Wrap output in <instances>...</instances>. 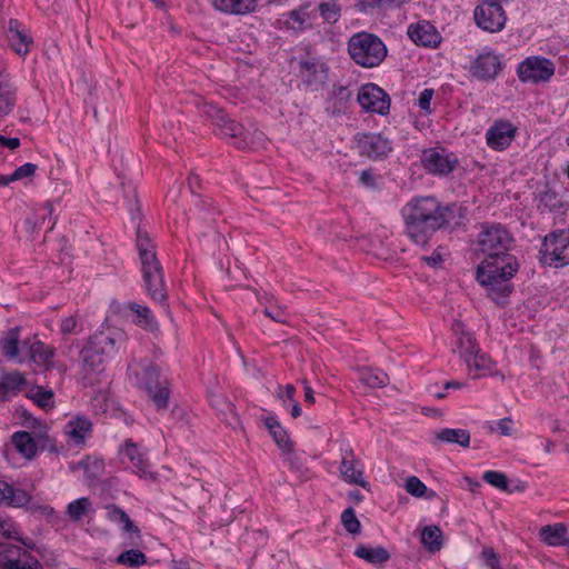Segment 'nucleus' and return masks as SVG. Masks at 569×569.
<instances>
[{
  "label": "nucleus",
  "mask_w": 569,
  "mask_h": 569,
  "mask_svg": "<svg viewBox=\"0 0 569 569\" xmlns=\"http://www.w3.org/2000/svg\"><path fill=\"white\" fill-rule=\"evenodd\" d=\"M353 553L356 557L375 566L383 565L390 559L389 551L382 546L372 548L366 545H359Z\"/></svg>",
  "instance_id": "nucleus-31"
},
{
  "label": "nucleus",
  "mask_w": 569,
  "mask_h": 569,
  "mask_svg": "<svg viewBox=\"0 0 569 569\" xmlns=\"http://www.w3.org/2000/svg\"><path fill=\"white\" fill-rule=\"evenodd\" d=\"M283 452L286 453L284 461L288 465V467L295 472L302 473L305 470L303 462L301 458L296 452H293V448L290 451Z\"/></svg>",
  "instance_id": "nucleus-56"
},
{
  "label": "nucleus",
  "mask_w": 569,
  "mask_h": 569,
  "mask_svg": "<svg viewBox=\"0 0 569 569\" xmlns=\"http://www.w3.org/2000/svg\"><path fill=\"white\" fill-rule=\"evenodd\" d=\"M91 508V501L87 497H82L71 501L67 506V515L73 521H79Z\"/></svg>",
  "instance_id": "nucleus-44"
},
{
  "label": "nucleus",
  "mask_w": 569,
  "mask_h": 569,
  "mask_svg": "<svg viewBox=\"0 0 569 569\" xmlns=\"http://www.w3.org/2000/svg\"><path fill=\"white\" fill-rule=\"evenodd\" d=\"M136 248L141 263L142 280L147 293L153 301L162 307H167V288L163 278V269L157 258L156 246L147 231L141 229L137 230Z\"/></svg>",
  "instance_id": "nucleus-4"
},
{
  "label": "nucleus",
  "mask_w": 569,
  "mask_h": 569,
  "mask_svg": "<svg viewBox=\"0 0 569 569\" xmlns=\"http://www.w3.org/2000/svg\"><path fill=\"white\" fill-rule=\"evenodd\" d=\"M19 342L20 328L13 327L9 329L0 339V348L2 349L3 356L10 360L22 362V359L19 358Z\"/></svg>",
  "instance_id": "nucleus-32"
},
{
  "label": "nucleus",
  "mask_w": 569,
  "mask_h": 569,
  "mask_svg": "<svg viewBox=\"0 0 569 569\" xmlns=\"http://www.w3.org/2000/svg\"><path fill=\"white\" fill-rule=\"evenodd\" d=\"M120 455L122 459H128L131 462L134 472L139 475V477L147 478L152 476L146 453L142 452L132 440L129 439L124 442L120 449Z\"/></svg>",
  "instance_id": "nucleus-18"
},
{
  "label": "nucleus",
  "mask_w": 569,
  "mask_h": 569,
  "mask_svg": "<svg viewBox=\"0 0 569 569\" xmlns=\"http://www.w3.org/2000/svg\"><path fill=\"white\" fill-rule=\"evenodd\" d=\"M407 0H359L361 9H393Z\"/></svg>",
  "instance_id": "nucleus-50"
},
{
  "label": "nucleus",
  "mask_w": 569,
  "mask_h": 569,
  "mask_svg": "<svg viewBox=\"0 0 569 569\" xmlns=\"http://www.w3.org/2000/svg\"><path fill=\"white\" fill-rule=\"evenodd\" d=\"M28 349L30 358L36 365L43 367L46 370L53 368L54 347L37 340L30 343Z\"/></svg>",
  "instance_id": "nucleus-27"
},
{
  "label": "nucleus",
  "mask_w": 569,
  "mask_h": 569,
  "mask_svg": "<svg viewBox=\"0 0 569 569\" xmlns=\"http://www.w3.org/2000/svg\"><path fill=\"white\" fill-rule=\"evenodd\" d=\"M436 439L446 443H457L463 448L470 445V432L466 429L445 428L436 432Z\"/></svg>",
  "instance_id": "nucleus-34"
},
{
  "label": "nucleus",
  "mask_w": 569,
  "mask_h": 569,
  "mask_svg": "<svg viewBox=\"0 0 569 569\" xmlns=\"http://www.w3.org/2000/svg\"><path fill=\"white\" fill-rule=\"evenodd\" d=\"M63 431L71 443L83 446L91 436L92 422L84 416H77L66 423Z\"/></svg>",
  "instance_id": "nucleus-20"
},
{
  "label": "nucleus",
  "mask_w": 569,
  "mask_h": 569,
  "mask_svg": "<svg viewBox=\"0 0 569 569\" xmlns=\"http://www.w3.org/2000/svg\"><path fill=\"white\" fill-rule=\"evenodd\" d=\"M473 19L480 29L491 33L501 31L507 22L502 4L485 0L475 8Z\"/></svg>",
  "instance_id": "nucleus-8"
},
{
  "label": "nucleus",
  "mask_w": 569,
  "mask_h": 569,
  "mask_svg": "<svg viewBox=\"0 0 569 569\" xmlns=\"http://www.w3.org/2000/svg\"><path fill=\"white\" fill-rule=\"evenodd\" d=\"M351 60L362 68H376L388 53L385 42L375 33L360 31L352 34L347 42Z\"/></svg>",
  "instance_id": "nucleus-6"
},
{
  "label": "nucleus",
  "mask_w": 569,
  "mask_h": 569,
  "mask_svg": "<svg viewBox=\"0 0 569 569\" xmlns=\"http://www.w3.org/2000/svg\"><path fill=\"white\" fill-rule=\"evenodd\" d=\"M26 385L24 377L19 372H9L0 379V392L2 395H17Z\"/></svg>",
  "instance_id": "nucleus-38"
},
{
  "label": "nucleus",
  "mask_w": 569,
  "mask_h": 569,
  "mask_svg": "<svg viewBox=\"0 0 569 569\" xmlns=\"http://www.w3.org/2000/svg\"><path fill=\"white\" fill-rule=\"evenodd\" d=\"M502 69L500 57L491 50L485 49L473 61L470 68L472 77L478 80L492 81Z\"/></svg>",
  "instance_id": "nucleus-14"
},
{
  "label": "nucleus",
  "mask_w": 569,
  "mask_h": 569,
  "mask_svg": "<svg viewBox=\"0 0 569 569\" xmlns=\"http://www.w3.org/2000/svg\"><path fill=\"white\" fill-rule=\"evenodd\" d=\"M481 558L488 569H502L499 556L492 548H483L481 551Z\"/></svg>",
  "instance_id": "nucleus-54"
},
{
  "label": "nucleus",
  "mask_w": 569,
  "mask_h": 569,
  "mask_svg": "<svg viewBox=\"0 0 569 569\" xmlns=\"http://www.w3.org/2000/svg\"><path fill=\"white\" fill-rule=\"evenodd\" d=\"M318 10L322 18L329 22L335 23L340 17V8L335 0L322 1L318 6Z\"/></svg>",
  "instance_id": "nucleus-47"
},
{
  "label": "nucleus",
  "mask_w": 569,
  "mask_h": 569,
  "mask_svg": "<svg viewBox=\"0 0 569 569\" xmlns=\"http://www.w3.org/2000/svg\"><path fill=\"white\" fill-rule=\"evenodd\" d=\"M121 338L120 331L97 332L89 338L80 351V376L86 387L99 383V377L104 371L106 357L117 351Z\"/></svg>",
  "instance_id": "nucleus-3"
},
{
  "label": "nucleus",
  "mask_w": 569,
  "mask_h": 569,
  "mask_svg": "<svg viewBox=\"0 0 569 569\" xmlns=\"http://www.w3.org/2000/svg\"><path fill=\"white\" fill-rule=\"evenodd\" d=\"M515 238L501 223H483L476 241L477 251L485 256L476 269V280L499 306L507 303L513 291L511 280L520 268L517 257L510 253Z\"/></svg>",
  "instance_id": "nucleus-1"
},
{
  "label": "nucleus",
  "mask_w": 569,
  "mask_h": 569,
  "mask_svg": "<svg viewBox=\"0 0 569 569\" xmlns=\"http://www.w3.org/2000/svg\"><path fill=\"white\" fill-rule=\"evenodd\" d=\"M452 331L456 336V348L453 352H458L459 357L465 361V352L473 353L479 349L476 337L472 332L467 331L465 325L458 320L452 323Z\"/></svg>",
  "instance_id": "nucleus-21"
},
{
  "label": "nucleus",
  "mask_w": 569,
  "mask_h": 569,
  "mask_svg": "<svg viewBox=\"0 0 569 569\" xmlns=\"http://www.w3.org/2000/svg\"><path fill=\"white\" fill-rule=\"evenodd\" d=\"M356 142L359 153L372 160L383 159L392 150L391 141L380 133H358Z\"/></svg>",
  "instance_id": "nucleus-13"
},
{
  "label": "nucleus",
  "mask_w": 569,
  "mask_h": 569,
  "mask_svg": "<svg viewBox=\"0 0 569 569\" xmlns=\"http://www.w3.org/2000/svg\"><path fill=\"white\" fill-rule=\"evenodd\" d=\"M539 260L557 269L569 266V229L555 230L543 237Z\"/></svg>",
  "instance_id": "nucleus-7"
},
{
  "label": "nucleus",
  "mask_w": 569,
  "mask_h": 569,
  "mask_svg": "<svg viewBox=\"0 0 569 569\" xmlns=\"http://www.w3.org/2000/svg\"><path fill=\"white\" fill-rule=\"evenodd\" d=\"M204 113L212 118L214 124L220 130V133L224 137H229L232 140L234 147L236 140L243 138V126L230 119L223 110L217 108L213 104H206Z\"/></svg>",
  "instance_id": "nucleus-15"
},
{
  "label": "nucleus",
  "mask_w": 569,
  "mask_h": 569,
  "mask_svg": "<svg viewBox=\"0 0 569 569\" xmlns=\"http://www.w3.org/2000/svg\"><path fill=\"white\" fill-rule=\"evenodd\" d=\"M263 313L276 322H286V313L281 308H264Z\"/></svg>",
  "instance_id": "nucleus-61"
},
{
  "label": "nucleus",
  "mask_w": 569,
  "mask_h": 569,
  "mask_svg": "<svg viewBox=\"0 0 569 569\" xmlns=\"http://www.w3.org/2000/svg\"><path fill=\"white\" fill-rule=\"evenodd\" d=\"M214 9L229 14L243 16L257 8V0H211Z\"/></svg>",
  "instance_id": "nucleus-28"
},
{
  "label": "nucleus",
  "mask_w": 569,
  "mask_h": 569,
  "mask_svg": "<svg viewBox=\"0 0 569 569\" xmlns=\"http://www.w3.org/2000/svg\"><path fill=\"white\" fill-rule=\"evenodd\" d=\"M458 158L445 148H429L421 154L423 169L433 176H448L458 166Z\"/></svg>",
  "instance_id": "nucleus-9"
},
{
  "label": "nucleus",
  "mask_w": 569,
  "mask_h": 569,
  "mask_svg": "<svg viewBox=\"0 0 569 569\" xmlns=\"http://www.w3.org/2000/svg\"><path fill=\"white\" fill-rule=\"evenodd\" d=\"M341 523L350 535H358L361 531V523L356 517V511L352 507L347 508L341 513Z\"/></svg>",
  "instance_id": "nucleus-46"
},
{
  "label": "nucleus",
  "mask_w": 569,
  "mask_h": 569,
  "mask_svg": "<svg viewBox=\"0 0 569 569\" xmlns=\"http://www.w3.org/2000/svg\"><path fill=\"white\" fill-rule=\"evenodd\" d=\"M16 532L14 523L10 519H0V535L10 538Z\"/></svg>",
  "instance_id": "nucleus-63"
},
{
  "label": "nucleus",
  "mask_w": 569,
  "mask_h": 569,
  "mask_svg": "<svg viewBox=\"0 0 569 569\" xmlns=\"http://www.w3.org/2000/svg\"><path fill=\"white\" fill-rule=\"evenodd\" d=\"M296 388L293 385H287L284 390L279 387L278 397L282 400L283 407H287V401L295 402Z\"/></svg>",
  "instance_id": "nucleus-59"
},
{
  "label": "nucleus",
  "mask_w": 569,
  "mask_h": 569,
  "mask_svg": "<svg viewBox=\"0 0 569 569\" xmlns=\"http://www.w3.org/2000/svg\"><path fill=\"white\" fill-rule=\"evenodd\" d=\"M7 37L10 47L18 54H26L30 49L32 39L21 28V23L17 19H10L8 23Z\"/></svg>",
  "instance_id": "nucleus-22"
},
{
  "label": "nucleus",
  "mask_w": 569,
  "mask_h": 569,
  "mask_svg": "<svg viewBox=\"0 0 569 569\" xmlns=\"http://www.w3.org/2000/svg\"><path fill=\"white\" fill-rule=\"evenodd\" d=\"M463 355L466 356L463 362L467 365L469 372H473V378L486 376L491 371L493 361L487 353L481 352L480 348L473 353L465 352Z\"/></svg>",
  "instance_id": "nucleus-29"
},
{
  "label": "nucleus",
  "mask_w": 569,
  "mask_h": 569,
  "mask_svg": "<svg viewBox=\"0 0 569 569\" xmlns=\"http://www.w3.org/2000/svg\"><path fill=\"white\" fill-rule=\"evenodd\" d=\"M433 97V90L432 89H423L418 98V106L421 110L426 111L427 113L431 112V99Z\"/></svg>",
  "instance_id": "nucleus-57"
},
{
  "label": "nucleus",
  "mask_w": 569,
  "mask_h": 569,
  "mask_svg": "<svg viewBox=\"0 0 569 569\" xmlns=\"http://www.w3.org/2000/svg\"><path fill=\"white\" fill-rule=\"evenodd\" d=\"M31 501V496L21 488H14L4 480H0V505L9 507H26Z\"/></svg>",
  "instance_id": "nucleus-23"
},
{
  "label": "nucleus",
  "mask_w": 569,
  "mask_h": 569,
  "mask_svg": "<svg viewBox=\"0 0 569 569\" xmlns=\"http://www.w3.org/2000/svg\"><path fill=\"white\" fill-rule=\"evenodd\" d=\"M23 508L31 512L32 515L43 516L47 518H51L56 515V511L52 507L48 505H40L33 502L32 500Z\"/></svg>",
  "instance_id": "nucleus-53"
},
{
  "label": "nucleus",
  "mask_w": 569,
  "mask_h": 569,
  "mask_svg": "<svg viewBox=\"0 0 569 569\" xmlns=\"http://www.w3.org/2000/svg\"><path fill=\"white\" fill-rule=\"evenodd\" d=\"M517 129L509 121H497L486 132L487 144L493 150H505L516 137Z\"/></svg>",
  "instance_id": "nucleus-16"
},
{
  "label": "nucleus",
  "mask_w": 569,
  "mask_h": 569,
  "mask_svg": "<svg viewBox=\"0 0 569 569\" xmlns=\"http://www.w3.org/2000/svg\"><path fill=\"white\" fill-rule=\"evenodd\" d=\"M498 430L502 436H511L512 420L510 418L500 419L497 423Z\"/></svg>",
  "instance_id": "nucleus-64"
},
{
  "label": "nucleus",
  "mask_w": 569,
  "mask_h": 569,
  "mask_svg": "<svg viewBox=\"0 0 569 569\" xmlns=\"http://www.w3.org/2000/svg\"><path fill=\"white\" fill-rule=\"evenodd\" d=\"M128 376L136 387L147 392L158 409L167 408L170 397L169 381L156 363L147 359L130 363Z\"/></svg>",
  "instance_id": "nucleus-5"
},
{
  "label": "nucleus",
  "mask_w": 569,
  "mask_h": 569,
  "mask_svg": "<svg viewBox=\"0 0 569 569\" xmlns=\"http://www.w3.org/2000/svg\"><path fill=\"white\" fill-rule=\"evenodd\" d=\"M360 183L370 189H377V178L372 170H362L359 176Z\"/></svg>",
  "instance_id": "nucleus-58"
},
{
  "label": "nucleus",
  "mask_w": 569,
  "mask_h": 569,
  "mask_svg": "<svg viewBox=\"0 0 569 569\" xmlns=\"http://www.w3.org/2000/svg\"><path fill=\"white\" fill-rule=\"evenodd\" d=\"M16 104V92L0 80V118L9 114Z\"/></svg>",
  "instance_id": "nucleus-40"
},
{
  "label": "nucleus",
  "mask_w": 569,
  "mask_h": 569,
  "mask_svg": "<svg viewBox=\"0 0 569 569\" xmlns=\"http://www.w3.org/2000/svg\"><path fill=\"white\" fill-rule=\"evenodd\" d=\"M357 101L367 112L386 116L390 109V97L375 83L363 84L357 96Z\"/></svg>",
  "instance_id": "nucleus-11"
},
{
  "label": "nucleus",
  "mask_w": 569,
  "mask_h": 569,
  "mask_svg": "<svg viewBox=\"0 0 569 569\" xmlns=\"http://www.w3.org/2000/svg\"><path fill=\"white\" fill-rule=\"evenodd\" d=\"M12 443L16 449L27 459H31L37 455L38 447L34 439L27 431H18L12 436Z\"/></svg>",
  "instance_id": "nucleus-35"
},
{
  "label": "nucleus",
  "mask_w": 569,
  "mask_h": 569,
  "mask_svg": "<svg viewBox=\"0 0 569 569\" xmlns=\"http://www.w3.org/2000/svg\"><path fill=\"white\" fill-rule=\"evenodd\" d=\"M128 309L136 313L137 316V325L144 329H152L156 326L154 318L151 313V310L136 302H129Z\"/></svg>",
  "instance_id": "nucleus-39"
},
{
  "label": "nucleus",
  "mask_w": 569,
  "mask_h": 569,
  "mask_svg": "<svg viewBox=\"0 0 569 569\" xmlns=\"http://www.w3.org/2000/svg\"><path fill=\"white\" fill-rule=\"evenodd\" d=\"M521 82L539 83L548 81L555 73V64L542 57H528L517 68Z\"/></svg>",
  "instance_id": "nucleus-10"
},
{
  "label": "nucleus",
  "mask_w": 569,
  "mask_h": 569,
  "mask_svg": "<svg viewBox=\"0 0 569 569\" xmlns=\"http://www.w3.org/2000/svg\"><path fill=\"white\" fill-rule=\"evenodd\" d=\"M359 380L370 388H382L389 383V377L380 369L362 368L359 370Z\"/></svg>",
  "instance_id": "nucleus-37"
},
{
  "label": "nucleus",
  "mask_w": 569,
  "mask_h": 569,
  "mask_svg": "<svg viewBox=\"0 0 569 569\" xmlns=\"http://www.w3.org/2000/svg\"><path fill=\"white\" fill-rule=\"evenodd\" d=\"M37 164L27 162L20 167H18L11 174L10 179L13 181L21 180L23 178H28L34 174L37 170Z\"/></svg>",
  "instance_id": "nucleus-55"
},
{
  "label": "nucleus",
  "mask_w": 569,
  "mask_h": 569,
  "mask_svg": "<svg viewBox=\"0 0 569 569\" xmlns=\"http://www.w3.org/2000/svg\"><path fill=\"white\" fill-rule=\"evenodd\" d=\"M309 14L306 9L299 8L296 10H291L286 14L284 26L288 29H292L295 31H300L306 28V23L308 21Z\"/></svg>",
  "instance_id": "nucleus-41"
},
{
  "label": "nucleus",
  "mask_w": 569,
  "mask_h": 569,
  "mask_svg": "<svg viewBox=\"0 0 569 569\" xmlns=\"http://www.w3.org/2000/svg\"><path fill=\"white\" fill-rule=\"evenodd\" d=\"M539 535L549 546L569 545V527L563 523L543 526Z\"/></svg>",
  "instance_id": "nucleus-30"
},
{
  "label": "nucleus",
  "mask_w": 569,
  "mask_h": 569,
  "mask_svg": "<svg viewBox=\"0 0 569 569\" xmlns=\"http://www.w3.org/2000/svg\"><path fill=\"white\" fill-rule=\"evenodd\" d=\"M108 516L110 519L119 523H123L129 518L126 511L114 505L108 507Z\"/></svg>",
  "instance_id": "nucleus-60"
},
{
  "label": "nucleus",
  "mask_w": 569,
  "mask_h": 569,
  "mask_svg": "<svg viewBox=\"0 0 569 569\" xmlns=\"http://www.w3.org/2000/svg\"><path fill=\"white\" fill-rule=\"evenodd\" d=\"M340 458L339 472L341 479L350 485L367 488L369 482L363 478L360 460L356 457L353 449L349 445L340 448Z\"/></svg>",
  "instance_id": "nucleus-12"
},
{
  "label": "nucleus",
  "mask_w": 569,
  "mask_h": 569,
  "mask_svg": "<svg viewBox=\"0 0 569 569\" xmlns=\"http://www.w3.org/2000/svg\"><path fill=\"white\" fill-rule=\"evenodd\" d=\"M328 67L319 58H307L299 61V74L308 86L323 83Z\"/></svg>",
  "instance_id": "nucleus-17"
},
{
  "label": "nucleus",
  "mask_w": 569,
  "mask_h": 569,
  "mask_svg": "<svg viewBox=\"0 0 569 569\" xmlns=\"http://www.w3.org/2000/svg\"><path fill=\"white\" fill-rule=\"evenodd\" d=\"M405 488L413 497L421 498L427 493L426 485L416 476L407 478Z\"/></svg>",
  "instance_id": "nucleus-51"
},
{
  "label": "nucleus",
  "mask_w": 569,
  "mask_h": 569,
  "mask_svg": "<svg viewBox=\"0 0 569 569\" xmlns=\"http://www.w3.org/2000/svg\"><path fill=\"white\" fill-rule=\"evenodd\" d=\"M264 425L272 436L274 442L282 451H290L292 449V442L289 439L287 431L279 423V421L274 417H267L264 420Z\"/></svg>",
  "instance_id": "nucleus-33"
},
{
  "label": "nucleus",
  "mask_w": 569,
  "mask_h": 569,
  "mask_svg": "<svg viewBox=\"0 0 569 569\" xmlns=\"http://www.w3.org/2000/svg\"><path fill=\"white\" fill-rule=\"evenodd\" d=\"M409 38L418 46L435 48L440 42L437 29L428 21H419L408 28Z\"/></svg>",
  "instance_id": "nucleus-19"
},
{
  "label": "nucleus",
  "mask_w": 569,
  "mask_h": 569,
  "mask_svg": "<svg viewBox=\"0 0 569 569\" xmlns=\"http://www.w3.org/2000/svg\"><path fill=\"white\" fill-rule=\"evenodd\" d=\"M9 552L16 558H8L0 562V569H42L39 560L28 551H21L18 547H12Z\"/></svg>",
  "instance_id": "nucleus-24"
},
{
  "label": "nucleus",
  "mask_w": 569,
  "mask_h": 569,
  "mask_svg": "<svg viewBox=\"0 0 569 569\" xmlns=\"http://www.w3.org/2000/svg\"><path fill=\"white\" fill-rule=\"evenodd\" d=\"M264 143V134L262 131L254 129L253 132L244 130L243 138L236 140V148L238 149H256L262 147Z\"/></svg>",
  "instance_id": "nucleus-42"
},
{
  "label": "nucleus",
  "mask_w": 569,
  "mask_h": 569,
  "mask_svg": "<svg viewBox=\"0 0 569 569\" xmlns=\"http://www.w3.org/2000/svg\"><path fill=\"white\" fill-rule=\"evenodd\" d=\"M81 326L78 322L77 316H68L60 321V332L63 336L78 335L81 332Z\"/></svg>",
  "instance_id": "nucleus-52"
},
{
  "label": "nucleus",
  "mask_w": 569,
  "mask_h": 569,
  "mask_svg": "<svg viewBox=\"0 0 569 569\" xmlns=\"http://www.w3.org/2000/svg\"><path fill=\"white\" fill-rule=\"evenodd\" d=\"M421 542L429 552H437L442 548L443 537L438 526H427L421 531Z\"/></svg>",
  "instance_id": "nucleus-36"
},
{
  "label": "nucleus",
  "mask_w": 569,
  "mask_h": 569,
  "mask_svg": "<svg viewBox=\"0 0 569 569\" xmlns=\"http://www.w3.org/2000/svg\"><path fill=\"white\" fill-rule=\"evenodd\" d=\"M117 563L128 567H140L147 563V556L138 549H129L117 557Z\"/></svg>",
  "instance_id": "nucleus-43"
},
{
  "label": "nucleus",
  "mask_w": 569,
  "mask_h": 569,
  "mask_svg": "<svg viewBox=\"0 0 569 569\" xmlns=\"http://www.w3.org/2000/svg\"><path fill=\"white\" fill-rule=\"evenodd\" d=\"M423 261L432 267V268H438L441 266L442 261H443V258H442V254L441 252L439 251V249L435 250L431 256H428V257H423L422 258Z\"/></svg>",
  "instance_id": "nucleus-62"
},
{
  "label": "nucleus",
  "mask_w": 569,
  "mask_h": 569,
  "mask_svg": "<svg viewBox=\"0 0 569 569\" xmlns=\"http://www.w3.org/2000/svg\"><path fill=\"white\" fill-rule=\"evenodd\" d=\"M212 406H216L226 416L224 422L232 429H236L240 426V420L234 412V407L231 402L217 398L212 401Z\"/></svg>",
  "instance_id": "nucleus-45"
},
{
  "label": "nucleus",
  "mask_w": 569,
  "mask_h": 569,
  "mask_svg": "<svg viewBox=\"0 0 569 569\" xmlns=\"http://www.w3.org/2000/svg\"><path fill=\"white\" fill-rule=\"evenodd\" d=\"M483 480L491 485L492 487L495 488H498L502 491H508L510 492L509 490V482H508V478L505 473L502 472H499V471H493V470H489V471H486L483 473Z\"/></svg>",
  "instance_id": "nucleus-49"
},
{
  "label": "nucleus",
  "mask_w": 569,
  "mask_h": 569,
  "mask_svg": "<svg viewBox=\"0 0 569 569\" xmlns=\"http://www.w3.org/2000/svg\"><path fill=\"white\" fill-rule=\"evenodd\" d=\"M537 209L540 213L557 212L563 208L562 197L553 190L548 183L538 190L536 196Z\"/></svg>",
  "instance_id": "nucleus-25"
},
{
  "label": "nucleus",
  "mask_w": 569,
  "mask_h": 569,
  "mask_svg": "<svg viewBox=\"0 0 569 569\" xmlns=\"http://www.w3.org/2000/svg\"><path fill=\"white\" fill-rule=\"evenodd\" d=\"M31 399L34 403L43 409L53 407V392L42 387L31 390Z\"/></svg>",
  "instance_id": "nucleus-48"
},
{
  "label": "nucleus",
  "mask_w": 569,
  "mask_h": 569,
  "mask_svg": "<svg viewBox=\"0 0 569 569\" xmlns=\"http://www.w3.org/2000/svg\"><path fill=\"white\" fill-rule=\"evenodd\" d=\"M53 207L50 202L40 206L31 217L26 219L28 231L34 232L48 224V230H52L56 220L52 218Z\"/></svg>",
  "instance_id": "nucleus-26"
},
{
  "label": "nucleus",
  "mask_w": 569,
  "mask_h": 569,
  "mask_svg": "<svg viewBox=\"0 0 569 569\" xmlns=\"http://www.w3.org/2000/svg\"><path fill=\"white\" fill-rule=\"evenodd\" d=\"M405 234L417 246L425 247L441 229H453L461 224L463 216L455 204H442L431 196H417L400 210Z\"/></svg>",
  "instance_id": "nucleus-2"
}]
</instances>
